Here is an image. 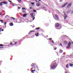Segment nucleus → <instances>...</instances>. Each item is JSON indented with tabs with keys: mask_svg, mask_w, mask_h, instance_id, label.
Returning a JSON list of instances; mask_svg holds the SVG:
<instances>
[{
	"mask_svg": "<svg viewBox=\"0 0 73 73\" xmlns=\"http://www.w3.org/2000/svg\"><path fill=\"white\" fill-rule=\"evenodd\" d=\"M66 68H68V67H69V66H68V64L66 65Z\"/></svg>",
	"mask_w": 73,
	"mask_h": 73,
	"instance_id": "c85d7f7f",
	"label": "nucleus"
},
{
	"mask_svg": "<svg viewBox=\"0 0 73 73\" xmlns=\"http://www.w3.org/2000/svg\"><path fill=\"white\" fill-rule=\"evenodd\" d=\"M28 70H29V69H28Z\"/></svg>",
	"mask_w": 73,
	"mask_h": 73,
	"instance_id": "680f3d73",
	"label": "nucleus"
},
{
	"mask_svg": "<svg viewBox=\"0 0 73 73\" xmlns=\"http://www.w3.org/2000/svg\"><path fill=\"white\" fill-rule=\"evenodd\" d=\"M72 26L73 27V25H72Z\"/></svg>",
	"mask_w": 73,
	"mask_h": 73,
	"instance_id": "e2e57ef3",
	"label": "nucleus"
},
{
	"mask_svg": "<svg viewBox=\"0 0 73 73\" xmlns=\"http://www.w3.org/2000/svg\"><path fill=\"white\" fill-rule=\"evenodd\" d=\"M8 1H9V2H10V3H12V1L10 0H8Z\"/></svg>",
	"mask_w": 73,
	"mask_h": 73,
	"instance_id": "c756f323",
	"label": "nucleus"
},
{
	"mask_svg": "<svg viewBox=\"0 0 73 73\" xmlns=\"http://www.w3.org/2000/svg\"><path fill=\"white\" fill-rule=\"evenodd\" d=\"M32 31H30V32L29 33V34L30 35V33H32Z\"/></svg>",
	"mask_w": 73,
	"mask_h": 73,
	"instance_id": "393cba45",
	"label": "nucleus"
},
{
	"mask_svg": "<svg viewBox=\"0 0 73 73\" xmlns=\"http://www.w3.org/2000/svg\"><path fill=\"white\" fill-rule=\"evenodd\" d=\"M37 69L38 70H39V69Z\"/></svg>",
	"mask_w": 73,
	"mask_h": 73,
	"instance_id": "13d9d810",
	"label": "nucleus"
},
{
	"mask_svg": "<svg viewBox=\"0 0 73 73\" xmlns=\"http://www.w3.org/2000/svg\"><path fill=\"white\" fill-rule=\"evenodd\" d=\"M10 44H11V45H13L12 43H11L9 45H10ZM15 45V44H13V45Z\"/></svg>",
	"mask_w": 73,
	"mask_h": 73,
	"instance_id": "72a5a7b5",
	"label": "nucleus"
},
{
	"mask_svg": "<svg viewBox=\"0 0 73 73\" xmlns=\"http://www.w3.org/2000/svg\"><path fill=\"white\" fill-rule=\"evenodd\" d=\"M73 65V64H72V63H70V66H71V67Z\"/></svg>",
	"mask_w": 73,
	"mask_h": 73,
	"instance_id": "a211bd4d",
	"label": "nucleus"
},
{
	"mask_svg": "<svg viewBox=\"0 0 73 73\" xmlns=\"http://www.w3.org/2000/svg\"><path fill=\"white\" fill-rule=\"evenodd\" d=\"M65 73H68V72H65Z\"/></svg>",
	"mask_w": 73,
	"mask_h": 73,
	"instance_id": "5fc2aeb1",
	"label": "nucleus"
},
{
	"mask_svg": "<svg viewBox=\"0 0 73 73\" xmlns=\"http://www.w3.org/2000/svg\"><path fill=\"white\" fill-rule=\"evenodd\" d=\"M68 4V2L66 3H65L64 5H63L62 6V7H64L66 5V4Z\"/></svg>",
	"mask_w": 73,
	"mask_h": 73,
	"instance_id": "6e6552de",
	"label": "nucleus"
},
{
	"mask_svg": "<svg viewBox=\"0 0 73 73\" xmlns=\"http://www.w3.org/2000/svg\"><path fill=\"white\" fill-rule=\"evenodd\" d=\"M64 37H68V36H66V35H64Z\"/></svg>",
	"mask_w": 73,
	"mask_h": 73,
	"instance_id": "a878e982",
	"label": "nucleus"
},
{
	"mask_svg": "<svg viewBox=\"0 0 73 73\" xmlns=\"http://www.w3.org/2000/svg\"><path fill=\"white\" fill-rule=\"evenodd\" d=\"M56 49H57V48H55L54 49V50H56Z\"/></svg>",
	"mask_w": 73,
	"mask_h": 73,
	"instance_id": "49530a36",
	"label": "nucleus"
},
{
	"mask_svg": "<svg viewBox=\"0 0 73 73\" xmlns=\"http://www.w3.org/2000/svg\"><path fill=\"white\" fill-rule=\"evenodd\" d=\"M27 14H24L23 15V17H26V16H27Z\"/></svg>",
	"mask_w": 73,
	"mask_h": 73,
	"instance_id": "9d476101",
	"label": "nucleus"
},
{
	"mask_svg": "<svg viewBox=\"0 0 73 73\" xmlns=\"http://www.w3.org/2000/svg\"><path fill=\"white\" fill-rule=\"evenodd\" d=\"M72 6V3H70L67 6V8H70Z\"/></svg>",
	"mask_w": 73,
	"mask_h": 73,
	"instance_id": "423d86ee",
	"label": "nucleus"
},
{
	"mask_svg": "<svg viewBox=\"0 0 73 73\" xmlns=\"http://www.w3.org/2000/svg\"><path fill=\"white\" fill-rule=\"evenodd\" d=\"M3 3V2H0V6H3V5L2 4Z\"/></svg>",
	"mask_w": 73,
	"mask_h": 73,
	"instance_id": "4468645a",
	"label": "nucleus"
},
{
	"mask_svg": "<svg viewBox=\"0 0 73 73\" xmlns=\"http://www.w3.org/2000/svg\"><path fill=\"white\" fill-rule=\"evenodd\" d=\"M52 38H50V40H52Z\"/></svg>",
	"mask_w": 73,
	"mask_h": 73,
	"instance_id": "09e8293b",
	"label": "nucleus"
},
{
	"mask_svg": "<svg viewBox=\"0 0 73 73\" xmlns=\"http://www.w3.org/2000/svg\"><path fill=\"white\" fill-rule=\"evenodd\" d=\"M12 6H15V5H14V4H12Z\"/></svg>",
	"mask_w": 73,
	"mask_h": 73,
	"instance_id": "de8ad7c7",
	"label": "nucleus"
},
{
	"mask_svg": "<svg viewBox=\"0 0 73 73\" xmlns=\"http://www.w3.org/2000/svg\"><path fill=\"white\" fill-rule=\"evenodd\" d=\"M62 1V0H61L60 1V2H61Z\"/></svg>",
	"mask_w": 73,
	"mask_h": 73,
	"instance_id": "3c124183",
	"label": "nucleus"
},
{
	"mask_svg": "<svg viewBox=\"0 0 73 73\" xmlns=\"http://www.w3.org/2000/svg\"><path fill=\"white\" fill-rule=\"evenodd\" d=\"M10 26H13V24L12 23H11L10 24Z\"/></svg>",
	"mask_w": 73,
	"mask_h": 73,
	"instance_id": "aec40b11",
	"label": "nucleus"
},
{
	"mask_svg": "<svg viewBox=\"0 0 73 73\" xmlns=\"http://www.w3.org/2000/svg\"><path fill=\"white\" fill-rule=\"evenodd\" d=\"M22 12L23 13H24L25 12V11H22Z\"/></svg>",
	"mask_w": 73,
	"mask_h": 73,
	"instance_id": "58836bf2",
	"label": "nucleus"
},
{
	"mask_svg": "<svg viewBox=\"0 0 73 73\" xmlns=\"http://www.w3.org/2000/svg\"><path fill=\"white\" fill-rule=\"evenodd\" d=\"M36 5L37 7H39V6H40V4H39V3H37L36 4Z\"/></svg>",
	"mask_w": 73,
	"mask_h": 73,
	"instance_id": "6ab92c4d",
	"label": "nucleus"
},
{
	"mask_svg": "<svg viewBox=\"0 0 73 73\" xmlns=\"http://www.w3.org/2000/svg\"><path fill=\"white\" fill-rule=\"evenodd\" d=\"M3 45H2V44H1L0 45V46H3Z\"/></svg>",
	"mask_w": 73,
	"mask_h": 73,
	"instance_id": "473e14b6",
	"label": "nucleus"
},
{
	"mask_svg": "<svg viewBox=\"0 0 73 73\" xmlns=\"http://www.w3.org/2000/svg\"><path fill=\"white\" fill-rule=\"evenodd\" d=\"M17 42H15V43H14V44H17Z\"/></svg>",
	"mask_w": 73,
	"mask_h": 73,
	"instance_id": "4c0bfd02",
	"label": "nucleus"
},
{
	"mask_svg": "<svg viewBox=\"0 0 73 73\" xmlns=\"http://www.w3.org/2000/svg\"><path fill=\"white\" fill-rule=\"evenodd\" d=\"M31 32H35V31H31Z\"/></svg>",
	"mask_w": 73,
	"mask_h": 73,
	"instance_id": "37998d69",
	"label": "nucleus"
},
{
	"mask_svg": "<svg viewBox=\"0 0 73 73\" xmlns=\"http://www.w3.org/2000/svg\"><path fill=\"white\" fill-rule=\"evenodd\" d=\"M35 17H34V18L33 19V20H35Z\"/></svg>",
	"mask_w": 73,
	"mask_h": 73,
	"instance_id": "79ce46f5",
	"label": "nucleus"
},
{
	"mask_svg": "<svg viewBox=\"0 0 73 73\" xmlns=\"http://www.w3.org/2000/svg\"><path fill=\"white\" fill-rule=\"evenodd\" d=\"M47 37H48V36H47Z\"/></svg>",
	"mask_w": 73,
	"mask_h": 73,
	"instance_id": "0e129e2a",
	"label": "nucleus"
},
{
	"mask_svg": "<svg viewBox=\"0 0 73 73\" xmlns=\"http://www.w3.org/2000/svg\"><path fill=\"white\" fill-rule=\"evenodd\" d=\"M30 9H32V7H30Z\"/></svg>",
	"mask_w": 73,
	"mask_h": 73,
	"instance_id": "c03bdc74",
	"label": "nucleus"
},
{
	"mask_svg": "<svg viewBox=\"0 0 73 73\" xmlns=\"http://www.w3.org/2000/svg\"><path fill=\"white\" fill-rule=\"evenodd\" d=\"M22 9L23 10H24V11H25V10H26L25 8H22Z\"/></svg>",
	"mask_w": 73,
	"mask_h": 73,
	"instance_id": "b1692460",
	"label": "nucleus"
},
{
	"mask_svg": "<svg viewBox=\"0 0 73 73\" xmlns=\"http://www.w3.org/2000/svg\"><path fill=\"white\" fill-rule=\"evenodd\" d=\"M32 3V5H33V3Z\"/></svg>",
	"mask_w": 73,
	"mask_h": 73,
	"instance_id": "864d4df0",
	"label": "nucleus"
},
{
	"mask_svg": "<svg viewBox=\"0 0 73 73\" xmlns=\"http://www.w3.org/2000/svg\"><path fill=\"white\" fill-rule=\"evenodd\" d=\"M2 2H3V3L5 4H7V2H5V1Z\"/></svg>",
	"mask_w": 73,
	"mask_h": 73,
	"instance_id": "1a4fd4ad",
	"label": "nucleus"
},
{
	"mask_svg": "<svg viewBox=\"0 0 73 73\" xmlns=\"http://www.w3.org/2000/svg\"><path fill=\"white\" fill-rule=\"evenodd\" d=\"M31 15L32 18H33V17H34V16H33V14L31 13Z\"/></svg>",
	"mask_w": 73,
	"mask_h": 73,
	"instance_id": "f8f14e48",
	"label": "nucleus"
},
{
	"mask_svg": "<svg viewBox=\"0 0 73 73\" xmlns=\"http://www.w3.org/2000/svg\"><path fill=\"white\" fill-rule=\"evenodd\" d=\"M37 68H38V67H37Z\"/></svg>",
	"mask_w": 73,
	"mask_h": 73,
	"instance_id": "69168bd1",
	"label": "nucleus"
},
{
	"mask_svg": "<svg viewBox=\"0 0 73 73\" xmlns=\"http://www.w3.org/2000/svg\"><path fill=\"white\" fill-rule=\"evenodd\" d=\"M21 1V0H19L18 1V2H19V3H20V1Z\"/></svg>",
	"mask_w": 73,
	"mask_h": 73,
	"instance_id": "f704fd0d",
	"label": "nucleus"
},
{
	"mask_svg": "<svg viewBox=\"0 0 73 73\" xmlns=\"http://www.w3.org/2000/svg\"><path fill=\"white\" fill-rule=\"evenodd\" d=\"M5 19H8V18H9V16L8 15H7L5 16Z\"/></svg>",
	"mask_w": 73,
	"mask_h": 73,
	"instance_id": "ddd939ff",
	"label": "nucleus"
},
{
	"mask_svg": "<svg viewBox=\"0 0 73 73\" xmlns=\"http://www.w3.org/2000/svg\"><path fill=\"white\" fill-rule=\"evenodd\" d=\"M71 13H73V10H72V11H71Z\"/></svg>",
	"mask_w": 73,
	"mask_h": 73,
	"instance_id": "a19ab883",
	"label": "nucleus"
},
{
	"mask_svg": "<svg viewBox=\"0 0 73 73\" xmlns=\"http://www.w3.org/2000/svg\"><path fill=\"white\" fill-rule=\"evenodd\" d=\"M55 18H56V19L57 20H58L59 19V17H58V16L57 15L55 14Z\"/></svg>",
	"mask_w": 73,
	"mask_h": 73,
	"instance_id": "39448f33",
	"label": "nucleus"
},
{
	"mask_svg": "<svg viewBox=\"0 0 73 73\" xmlns=\"http://www.w3.org/2000/svg\"><path fill=\"white\" fill-rule=\"evenodd\" d=\"M6 24H7V22H4V25H6Z\"/></svg>",
	"mask_w": 73,
	"mask_h": 73,
	"instance_id": "2f4dec72",
	"label": "nucleus"
},
{
	"mask_svg": "<svg viewBox=\"0 0 73 73\" xmlns=\"http://www.w3.org/2000/svg\"><path fill=\"white\" fill-rule=\"evenodd\" d=\"M11 18L12 19H13L14 20H15V19L13 17H11Z\"/></svg>",
	"mask_w": 73,
	"mask_h": 73,
	"instance_id": "cd10ccee",
	"label": "nucleus"
},
{
	"mask_svg": "<svg viewBox=\"0 0 73 73\" xmlns=\"http://www.w3.org/2000/svg\"><path fill=\"white\" fill-rule=\"evenodd\" d=\"M1 49H0V50H1Z\"/></svg>",
	"mask_w": 73,
	"mask_h": 73,
	"instance_id": "bf43d9fd",
	"label": "nucleus"
},
{
	"mask_svg": "<svg viewBox=\"0 0 73 73\" xmlns=\"http://www.w3.org/2000/svg\"><path fill=\"white\" fill-rule=\"evenodd\" d=\"M0 48H2V49H3V48H4V47H0Z\"/></svg>",
	"mask_w": 73,
	"mask_h": 73,
	"instance_id": "c9c22d12",
	"label": "nucleus"
},
{
	"mask_svg": "<svg viewBox=\"0 0 73 73\" xmlns=\"http://www.w3.org/2000/svg\"><path fill=\"white\" fill-rule=\"evenodd\" d=\"M35 72H37V71H36H36H35Z\"/></svg>",
	"mask_w": 73,
	"mask_h": 73,
	"instance_id": "052dcab7",
	"label": "nucleus"
},
{
	"mask_svg": "<svg viewBox=\"0 0 73 73\" xmlns=\"http://www.w3.org/2000/svg\"><path fill=\"white\" fill-rule=\"evenodd\" d=\"M59 52H60V53H62V52H63V51H62V50H60L59 51Z\"/></svg>",
	"mask_w": 73,
	"mask_h": 73,
	"instance_id": "f3484780",
	"label": "nucleus"
},
{
	"mask_svg": "<svg viewBox=\"0 0 73 73\" xmlns=\"http://www.w3.org/2000/svg\"><path fill=\"white\" fill-rule=\"evenodd\" d=\"M39 1H41V0H38Z\"/></svg>",
	"mask_w": 73,
	"mask_h": 73,
	"instance_id": "603ef678",
	"label": "nucleus"
},
{
	"mask_svg": "<svg viewBox=\"0 0 73 73\" xmlns=\"http://www.w3.org/2000/svg\"><path fill=\"white\" fill-rule=\"evenodd\" d=\"M64 15L65 16H64V21H65L66 22V23H68V21H67V20L66 19V18H68V16H67V15H65V14H64Z\"/></svg>",
	"mask_w": 73,
	"mask_h": 73,
	"instance_id": "f03ea898",
	"label": "nucleus"
},
{
	"mask_svg": "<svg viewBox=\"0 0 73 73\" xmlns=\"http://www.w3.org/2000/svg\"><path fill=\"white\" fill-rule=\"evenodd\" d=\"M35 70H31V72L32 73H33V72H35Z\"/></svg>",
	"mask_w": 73,
	"mask_h": 73,
	"instance_id": "4be33fe9",
	"label": "nucleus"
},
{
	"mask_svg": "<svg viewBox=\"0 0 73 73\" xmlns=\"http://www.w3.org/2000/svg\"><path fill=\"white\" fill-rule=\"evenodd\" d=\"M33 12H36V11L35 10H33Z\"/></svg>",
	"mask_w": 73,
	"mask_h": 73,
	"instance_id": "bb28decb",
	"label": "nucleus"
},
{
	"mask_svg": "<svg viewBox=\"0 0 73 73\" xmlns=\"http://www.w3.org/2000/svg\"><path fill=\"white\" fill-rule=\"evenodd\" d=\"M1 29H2V28H0V30H1Z\"/></svg>",
	"mask_w": 73,
	"mask_h": 73,
	"instance_id": "a18cd8bd",
	"label": "nucleus"
},
{
	"mask_svg": "<svg viewBox=\"0 0 73 73\" xmlns=\"http://www.w3.org/2000/svg\"><path fill=\"white\" fill-rule=\"evenodd\" d=\"M71 11V10H68V11L67 12V13H69L70 12V11Z\"/></svg>",
	"mask_w": 73,
	"mask_h": 73,
	"instance_id": "9b49d317",
	"label": "nucleus"
},
{
	"mask_svg": "<svg viewBox=\"0 0 73 73\" xmlns=\"http://www.w3.org/2000/svg\"><path fill=\"white\" fill-rule=\"evenodd\" d=\"M1 14H2L1 13H0V15H1Z\"/></svg>",
	"mask_w": 73,
	"mask_h": 73,
	"instance_id": "4d7b16f0",
	"label": "nucleus"
},
{
	"mask_svg": "<svg viewBox=\"0 0 73 73\" xmlns=\"http://www.w3.org/2000/svg\"><path fill=\"white\" fill-rule=\"evenodd\" d=\"M64 42L65 44H67L68 43V42H66V41H64Z\"/></svg>",
	"mask_w": 73,
	"mask_h": 73,
	"instance_id": "412c9836",
	"label": "nucleus"
},
{
	"mask_svg": "<svg viewBox=\"0 0 73 73\" xmlns=\"http://www.w3.org/2000/svg\"><path fill=\"white\" fill-rule=\"evenodd\" d=\"M1 20L0 21L1 22V23H3L4 21H3V20Z\"/></svg>",
	"mask_w": 73,
	"mask_h": 73,
	"instance_id": "5701e85b",
	"label": "nucleus"
},
{
	"mask_svg": "<svg viewBox=\"0 0 73 73\" xmlns=\"http://www.w3.org/2000/svg\"><path fill=\"white\" fill-rule=\"evenodd\" d=\"M57 63L54 61L51 64V68L52 69H54L57 67Z\"/></svg>",
	"mask_w": 73,
	"mask_h": 73,
	"instance_id": "f257e3e1",
	"label": "nucleus"
},
{
	"mask_svg": "<svg viewBox=\"0 0 73 73\" xmlns=\"http://www.w3.org/2000/svg\"><path fill=\"white\" fill-rule=\"evenodd\" d=\"M60 45L61 46H62V44H61V43H60Z\"/></svg>",
	"mask_w": 73,
	"mask_h": 73,
	"instance_id": "e433bc0d",
	"label": "nucleus"
},
{
	"mask_svg": "<svg viewBox=\"0 0 73 73\" xmlns=\"http://www.w3.org/2000/svg\"><path fill=\"white\" fill-rule=\"evenodd\" d=\"M40 27H38L36 28L35 30H38V29H40Z\"/></svg>",
	"mask_w": 73,
	"mask_h": 73,
	"instance_id": "dca6fc26",
	"label": "nucleus"
},
{
	"mask_svg": "<svg viewBox=\"0 0 73 73\" xmlns=\"http://www.w3.org/2000/svg\"><path fill=\"white\" fill-rule=\"evenodd\" d=\"M38 33H36L35 34V35L36 37H38Z\"/></svg>",
	"mask_w": 73,
	"mask_h": 73,
	"instance_id": "2eb2a0df",
	"label": "nucleus"
},
{
	"mask_svg": "<svg viewBox=\"0 0 73 73\" xmlns=\"http://www.w3.org/2000/svg\"><path fill=\"white\" fill-rule=\"evenodd\" d=\"M52 42L53 43H54V41H53V40H52Z\"/></svg>",
	"mask_w": 73,
	"mask_h": 73,
	"instance_id": "ea45409f",
	"label": "nucleus"
},
{
	"mask_svg": "<svg viewBox=\"0 0 73 73\" xmlns=\"http://www.w3.org/2000/svg\"><path fill=\"white\" fill-rule=\"evenodd\" d=\"M71 45V43L70 42H69V43H68V46L67 47V48H69L70 47V45Z\"/></svg>",
	"mask_w": 73,
	"mask_h": 73,
	"instance_id": "20e7f679",
	"label": "nucleus"
},
{
	"mask_svg": "<svg viewBox=\"0 0 73 73\" xmlns=\"http://www.w3.org/2000/svg\"><path fill=\"white\" fill-rule=\"evenodd\" d=\"M60 26V25L59 24H56L55 28L57 29H60V28L58 27Z\"/></svg>",
	"mask_w": 73,
	"mask_h": 73,
	"instance_id": "7ed1b4c3",
	"label": "nucleus"
},
{
	"mask_svg": "<svg viewBox=\"0 0 73 73\" xmlns=\"http://www.w3.org/2000/svg\"><path fill=\"white\" fill-rule=\"evenodd\" d=\"M35 65H36V64H33V63L32 65H31V66L33 67V68H35Z\"/></svg>",
	"mask_w": 73,
	"mask_h": 73,
	"instance_id": "0eeeda50",
	"label": "nucleus"
},
{
	"mask_svg": "<svg viewBox=\"0 0 73 73\" xmlns=\"http://www.w3.org/2000/svg\"><path fill=\"white\" fill-rule=\"evenodd\" d=\"M20 8H21L20 7H18V9H20Z\"/></svg>",
	"mask_w": 73,
	"mask_h": 73,
	"instance_id": "7c9ffc66",
	"label": "nucleus"
},
{
	"mask_svg": "<svg viewBox=\"0 0 73 73\" xmlns=\"http://www.w3.org/2000/svg\"><path fill=\"white\" fill-rule=\"evenodd\" d=\"M2 31H4V29H2Z\"/></svg>",
	"mask_w": 73,
	"mask_h": 73,
	"instance_id": "8fccbe9b",
	"label": "nucleus"
},
{
	"mask_svg": "<svg viewBox=\"0 0 73 73\" xmlns=\"http://www.w3.org/2000/svg\"><path fill=\"white\" fill-rule=\"evenodd\" d=\"M36 2H37V1L36 0H35Z\"/></svg>",
	"mask_w": 73,
	"mask_h": 73,
	"instance_id": "6e6d98bb",
	"label": "nucleus"
}]
</instances>
